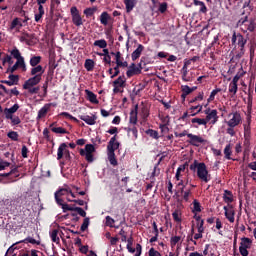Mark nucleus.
Masks as SVG:
<instances>
[{
    "mask_svg": "<svg viewBox=\"0 0 256 256\" xmlns=\"http://www.w3.org/2000/svg\"><path fill=\"white\" fill-rule=\"evenodd\" d=\"M137 109H139L138 105H136L134 107V109H132L130 111L128 127L125 128L126 133H128V137H130L134 141H135V139H137L138 133H139L138 130H137V126H135V125H137V121H138Z\"/></svg>",
    "mask_w": 256,
    "mask_h": 256,
    "instance_id": "f257e3e1",
    "label": "nucleus"
},
{
    "mask_svg": "<svg viewBox=\"0 0 256 256\" xmlns=\"http://www.w3.org/2000/svg\"><path fill=\"white\" fill-rule=\"evenodd\" d=\"M197 169V177L202 181L203 183H207L208 181H211V175L209 174V171L207 170V165L203 162H198L195 160L193 164L190 165V170L195 171Z\"/></svg>",
    "mask_w": 256,
    "mask_h": 256,
    "instance_id": "f03ea898",
    "label": "nucleus"
},
{
    "mask_svg": "<svg viewBox=\"0 0 256 256\" xmlns=\"http://www.w3.org/2000/svg\"><path fill=\"white\" fill-rule=\"evenodd\" d=\"M42 78L40 76H32L28 80H26L23 84V89L28 91L30 95H37L40 91V87L37 86L41 83Z\"/></svg>",
    "mask_w": 256,
    "mask_h": 256,
    "instance_id": "7ed1b4c3",
    "label": "nucleus"
},
{
    "mask_svg": "<svg viewBox=\"0 0 256 256\" xmlns=\"http://www.w3.org/2000/svg\"><path fill=\"white\" fill-rule=\"evenodd\" d=\"M224 123H226V125L239 127V125L243 123V116H241V112L239 111H232L226 115Z\"/></svg>",
    "mask_w": 256,
    "mask_h": 256,
    "instance_id": "20e7f679",
    "label": "nucleus"
},
{
    "mask_svg": "<svg viewBox=\"0 0 256 256\" xmlns=\"http://www.w3.org/2000/svg\"><path fill=\"white\" fill-rule=\"evenodd\" d=\"M93 153H95V146L93 144H86L85 149H80L81 157H85L88 163H93V161H95Z\"/></svg>",
    "mask_w": 256,
    "mask_h": 256,
    "instance_id": "39448f33",
    "label": "nucleus"
},
{
    "mask_svg": "<svg viewBox=\"0 0 256 256\" xmlns=\"http://www.w3.org/2000/svg\"><path fill=\"white\" fill-rule=\"evenodd\" d=\"M253 245V240L251 238L243 237L241 238L240 246H239V252L242 256H248L249 251L247 249H251Z\"/></svg>",
    "mask_w": 256,
    "mask_h": 256,
    "instance_id": "423d86ee",
    "label": "nucleus"
},
{
    "mask_svg": "<svg viewBox=\"0 0 256 256\" xmlns=\"http://www.w3.org/2000/svg\"><path fill=\"white\" fill-rule=\"evenodd\" d=\"M188 139V143L193 147H201V145H205V143H207V140H205L203 136L192 133L188 134Z\"/></svg>",
    "mask_w": 256,
    "mask_h": 256,
    "instance_id": "0eeeda50",
    "label": "nucleus"
},
{
    "mask_svg": "<svg viewBox=\"0 0 256 256\" xmlns=\"http://www.w3.org/2000/svg\"><path fill=\"white\" fill-rule=\"evenodd\" d=\"M70 13L72 17V23L76 27H81V25H83V18L81 17V14L79 13V9H77V6L71 7Z\"/></svg>",
    "mask_w": 256,
    "mask_h": 256,
    "instance_id": "6e6552de",
    "label": "nucleus"
},
{
    "mask_svg": "<svg viewBox=\"0 0 256 256\" xmlns=\"http://www.w3.org/2000/svg\"><path fill=\"white\" fill-rule=\"evenodd\" d=\"M69 193H71V188H69L67 185L56 191L54 194L56 203H61L63 201V198L61 197H66L67 200V197H70Z\"/></svg>",
    "mask_w": 256,
    "mask_h": 256,
    "instance_id": "1a4fd4ad",
    "label": "nucleus"
},
{
    "mask_svg": "<svg viewBox=\"0 0 256 256\" xmlns=\"http://www.w3.org/2000/svg\"><path fill=\"white\" fill-rule=\"evenodd\" d=\"M204 113L206 115V118H204L206 121V124L209 123L210 125H215L217 123V121H219V116L217 115V110L208 109V110H205Z\"/></svg>",
    "mask_w": 256,
    "mask_h": 256,
    "instance_id": "9d476101",
    "label": "nucleus"
},
{
    "mask_svg": "<svg viewBox=\"0 0 256 256\" xmlns=\"http://www.w3.org/2000/svg\"><path fill=\"white\" fill-rule=\"evenodd\" d=\"M224 215L226 219L229 221V223H235V208H233V205L224 206Z\"/></svg>",
    "mask_w": 256,
    "mask_h": 256,
    "instance_id": "9b49d317",
    "label": "nucleus"
},
{
    "mask_svg": "<svg viewBox=\"0 0 256 256\" xmlns=\"http://www.w3.org/2000/svg\"><path fill=\"white\" fill-rule=\"evenodd\" d=\"M63 157H71V154L69 153V150L67 149V144L62 143L60 144L58 151H57V159L58 161L63 159Z\"/></svg>",
    "mask_w": 256,
    "mask_h": 256,
    "instance_id": "f8f14e48",
    "label": "nucleus"
},
{
    "mask_svg": "<svg viewBox=\"0 0 256 256\" xmlns=\"http://www.w3.org/2000/svg\"><path fill=\"white\" fill-rule=\"evenodd\" d=\"M119 142L117 141V135H114L107 145V153H115L119 149Z\"/></svg>",
    "mask_w": 256,
    "mask_h": 256,
    "instance_id": "ddd939ff",
    "label": "nucleus"
},
{
    "mask_svg": "<svg viewBox=\"0 0 256 256\" xmlns=\"http://www.w3.org/2000/svg\"><path fill=\"white\" fill-rule=\"evenodd\" d=\"M19 67L22 69V71H27V65L25 64V61L18 60L13 66H10L7 69V73H15Z\"/></svg>",
    "mask_w": 256,
    "mask_h": 256,
    "instance_id": "4468645a",
    "label": "nucleus"
},
{
    "mask_svg": "<svg viewBox=\"0 0 256 256\" xmlns=\"http://www.w3.org/2000/svg\"><path fill=\"white\" fill-rule=\"evenodd\" d=\"M43 73H45V69L41 65L32 66L30 71L32 77H40V79H43Z\"/></svg>",
    "mask_w": 256,
    "mask_h": 256,
    "instance_id": "2eb2a0df",
    "label": "nucleus"
},
{
    "mask_svg": "<svg viewBox=\"0 0 256 256\" xmlns=\"http://www.w3.org/2000/svg\"><path fill=\"white\" fill-rule=\"evenodd\" d=\"M244 139L249 142L251 139V118L247 119V122L243 124Z\"/></svg>",
    "mask_w": 256,
    "mask_h": 256,
    "instance_id": "dca6fc26",
    "label": "nucleus"
},
{
    "mask_svg": "<svg viewBox=\"0 0 256 256\" xmlns=\"http://www.w3.org/2000/svg\"><path fill=\"white\" fill-rule=\"evenodd\" d=\"M111 55H114L116 65H118V67H129V63H127V61H123V56H121V52H111Z\"/></svg>",
    "mask_w": 256,
    "mask_h": 256,
    "instance_id": "f3484780",
    "label": "nucleus"
},
{
    "mask_svg": "<svg viewBox=\"0 0 256 256\" xmlns=\"http://www.w3.org/2000/svg\"><path fill=\"white\" fill-rule=\"evenodd\" d=\"M81 121H84L87 125H95L97 123V115L92 114L91 116L89 115H81L79 116Z\"/></svg>",
    "mask_w": 256,
    "mask_h": 256,
    "instance_id": "a211bd4d",
    "label": "nucleus"
},
{
    "mask_svg": "<svg viewBox=\"0 0 256 256\" xmlns=\"http://www.w3.org/2000/svg\"><path fill=\"white\" fill-rule=\"evenodd\" d=\"M126 75L127 77H133V75H141V67H137L135 63H132L126 72Z\"/></svg>",
    "mask_w": 256,
    "mask_h": 256,
    "instance_id": "6ab92c4d",
    "label": "nucleus"
},
{
    "mask_svg": "<svg viewBox=\"0 0 256 256\" xmlns=\"http://www.w3.org/2000/svg\"><path fill=\"white\" fill-rule=\"evenodd\" d=\"M53 106V103H47L45 104L39 111H38V116L37 119H43L49 113L51 110V107Z\"/></svg>",
    "mask_w": 256,
    "mask_h": 256,
    "instance_id": "aec40b11",
    "label": "nucleus"
},
{
    "mask_svg": "<svg viewBox=\"0 0 256 256\" xmlns=\"http://www.w3.org/2000/svg\"><path fill=\"white\" fill-rule=\"evenodd\" d=\"M126 249H127L128 253H132V254H134V256H141V253L143 251V247L141 246V244H136L135 248L133 247V245L126 246Z\"/></svg>",
    "mask_w": 256,
    "mask_h": 256,
    "instance_id": "412c9836",
    "label": "nucleus"
},
{
    "mask_svg": "<svg viewBox=\"0 0 256 256\" xmlns=\"http://www.w3.org/2000/svg\"><path fill=\"white\" fill-rule=\"evenodd\" d=\"M21 27H23V23L21 22V19L14 18L11 22L9 30L16 31L18 33V31L21 30Z\"/></svg>",
    "mask_w": 256,
    "mask_h": 256,
    "instance_id": "4be33fe9",
    "label": "nucleus"
},
{
    "mask_svg": "<svg viewBox=\"0 0 256 256\" xmlns=\"http://www.w3.org/2000/svg\"><path fill=\"white\" fill-rule=\"evenodd\" d=\"M144 50H145V46H143L142 44H139L137 49H135L131 54L132 61H137V59L141 57V53H143Z\"/></svg>",
    "mask_w": 256,
    "mask_h": 256,
    "instance_id": "5701e85b",
    "label": "nucleus"
},
{
    "mask_svg": "<svg viewBox=\"0 0 256 256\" xmlns=\"http://www.w3.org/2000/svg\"><path fill=\"white\" fill-rule=\"evenodd\" d=\"M181 89H182L181 98L185 99V97H187V95H191V93H193V91L197 90V86L189 87L188 85H184L181 87Z\"/></svg>",
    "mask_w": 256,
    "mask_h": 256,
    "instance_id": "b1692460",
    "label": "nucleus"
},
{
    "mask_svg": "<svg viewBox=\"0 0 256 256\" xmlns=\"http://www.w3.org/2000/svg\"><path fill=\"white\" fill-rule=\"evenodd\" d=\"M50 239L53 243H56V245H59L61 243V239L59 238V229H53L49 232Z\"/></svg>",
    "mask_w": 256,
    "mask_h": 256,
    "instance_id": "393cba45",
    "label": "nucleus"
},
{
    "mask_svg": "<svg viewBox=\"0 0 256 256\" xmlns=\"http://www.w3.org/2000/svg\"><path fill=\"white\" fill-rule=\"evenodd\" d=\"M17 111H19V104H14L10 108H5L4 115L6 118L11 117V116H13L14 113H17Z\"/></svg>",
    "mask_w": 256,
    "mask_h": 256,
    "instance_id": "a878e982",
    "label": "nucleus"
},
{
    "mask_svg": "<svg viewBox=\"0 0 256 256\" xmlns=\"http://www.w3.org/2000/svg\"><path fill=\"white\" fill-rule=\"evenodd\" d=\"M181 243H183V237L181 236H172L170 238L171 249H175V247H177V245H181Z\"/></svg>",
    "mask_w": 256,
    "mask_h": 256,
    "instance_id": "bb28decb",
    "label": "nucleus"
},
{
    "mask_svg": "<svg viewBox=\"0 0 256 256\" xmlns=\"http://www.w3.org/2000/svg\"><path fill=\"white\" fill-rule=\"evenodd\" d=\"M43 15H45V8L43 6H38V10L35 11L34 19L36 23H40L41 19H43Z\"/></svg>",
    "mask_w": 256,
    "mask_h": 256,
    "instance_id": "cd10ccee",
    "label": "nucleus"
},
{
    "mask_svg": "<svg viewBox=\"0 0 256 256\" xmlns=\"http://www.w3.org/2000/svg\"><path fill=\"white\" fill-rule=\"evenodd\" d=\"M88 101L90 103H94V105H99V100L97 99V95L93 93L91 90H85Z\"/></svg>",
    "mask_w": 256,
    "mask_h": 256,
    "instance_id": "c85d7f7f",
    "label": "nucleus"
},
{
    "mask_svg": "<svg viewBox=\"0 0 256 256\" xmlns=\"http://www.w3.org/2000/svg\"><path fill=\"white\" fill-rule=\"evenodd\" d=\"M123 1L126 7V11L128 13H131V11H133V9H135V6L137 5V0H123Z\"/></svg>",
    "mask_w": 256,
    "mask_h": 256,
    "instance_id": "c756f323",
    "label": "nucleus"
},
{
    "mask_svg": "<svg viewBox=\"0 0 256 256\" xmlns=\"http://www.w3.org/2000/svg\"><path fill=\"white\" fill-rule=\"evenodd\" d=\"M10 55H12V57H14V59H16L17 61H25V58L21 56V52L17 47H14L12 50H10Z\"/></svg>",
    "mask_w": 256,
    "mask_h": 256,
    "instance_id": "7c9ffc66",
    "label": "nucleus"
},
{
    "mask_svg": "<svg viewBox=\"0 0 256 256\" xmlns=\"http://www.w3.org/2000/svg\"><path fill=\"white\" fill-rule=\"evenodd\" d=\"M201 111H203L202 105L191 106L189 109L190 117H195V115L201 113Z\"/></svg>",
    "mask_w": 256,
    "mask_h": 256,
    "instance_id": "2f4dec72",
    "label": "nucleus"
},
{
    "mask_svg": "<svg viewBox=\"0 0 256 256\" xmlns=\"http://www.w3.org/2000/svg\"><path fill=\"white\" fill-rule=\"evenodd\" d=\"M53 125H55V124L50 125V129H51L52 133H56L58 135H67V133H69L65 128L53 127Z\"/></svg>",
    "mask_w": 256,
    "mask_h": 256,
    "instance_id": "473e14b6",
    "label": "nucleus"
},
{
    "mask_svg": "<svg viewBox=\"0 0 256 256\" xmlns=\"http://www.w3.org/2000/svg\"><path fill=\"white\" fill-rule=\"evenodd\" d=\"M107 157L112 167H117V165H119V162H117V158L115 157V152H107Z\"/></svg>",
    "mask_w": 256,
    "mask_h": 256,
    "instance_id": "72a5a7b5",
    "label": "nucleus"
},
{
    "mask_svg": "<svg viewBox=\"0 0 256 256\" xmlns=\"http://www.w3.org/2000/svg\"><path fill=\"white\" fill-rule=\"evenodd\" d=\"M109 19H111V16H109V13L102 12L100 15V23L104 26L109 25Z\"/></svg>",
    "mask_w": 256,
    "mask_h": 256,
    "instance_id": "f704fd0d",
    "label": "nucleus"
},
{
    "mask_svg": "<svg viewBox=\"0 0 256 256\" xmlns=\"http://www.w3.org/2000/svg\"><path fill=\"white\" fill-rule=\"evenodd\" d=\"M197 231H198V233H196L194 235L195 241H197L199 239H203V233H205V227L202 226V223L199 224V226L197 227Z\"/></svg>",
    "mask_w": 256,
    "mask_h": 256,
    "instance_id": "c9c22d12",
    "label": "nucleus"
},
{
    "mask_svg": "<svg viewBox=\"0 0 256 256\" xmlns=\"http://www.w3.org/2000/svg\"><path fill=\"white\" fill-rule=\"evenodd\" d=\"M228 91H229V93L232 95V97H235V95H237V91H239V86H238V84H235V83H233V82H230Z\"/></svg>",
    "mask_w": 256,
    "mask_h": 256,
    "instance_id": "e433bc0d",
    "label": "nucleus"
},
{
    "mask_svg": "<svg viewBox=\"0 0 256 256\" xmlns=\"http://www.w3.org/2000/svg\"><path fill=\"white\" fill-rule=\"evenodd\" d=\"M86 71H93L95 69V61L92 59H86L84 63Z\"/></svg>",
    "mask_w": 256,
    "mask_h": 256,
    "instance_id": "4c0bfd02",
    "label": "nucleus"
},
{
    "mask_svg": "<svg viewBox=\"0 0 256 256\" xmlns=\"http://www.w3.org/2000/svg\"><path fill=\"white\" fill-rule=\"evenodd\" d=\"M224 201L229 205V203H233V193L229 190H225L223 194Z\"/></svg>",
    "mask_w": 256,
    "mask_h": 256,
    "instance_id": "58836bf2",
    "label": "nucleus"
},
{
    "mask_svg": "<svg viewBox=\"0 0 256 256\" xmlns=\"http://www.w3.org/2000/svg\"><path fill=\"white\" fill-rule=\"evenodd\" d=\"M194 5L199 6V12L200 13H207V6L205 5V2L199 1V0H193Z\"/></svg>",
    "mask_w": 256,
    "mask_h": 256,
    "instance_id": "ea45409f",
    "label": "nucleus"
},
{
    "mask_svg": "<svg viewBox=\"0 0 256 256\" xmlns=\"http://www.w3.org/2000/svg\"><path fill=\"white\" fill-rule=\"evenodd\" d=\"M231 155H233V150L231 149V144H227L224 148L225 159L231 160Z\"/></svg>",
    "mask_w": 256,
    "mask_h": 256,
    "instance_id": "a19ab883",
    "label": "nucleus"
},
{
    "mask_svg": "<svg viewBox=\"0 0 256 256\" xmlns=\"http://www.w3.org/2000/svg\"><path fill=\"white\" fill-rule=\"evenodd\" d=\"M56 203L62 208L63 213H67V211H74L75 209L73 207H70L69 204L64 203L63 200L62 202H56Z\"/></svg>",
    "mask_w": 256,
    "mask_h": 256,
    "instance_id": "79ce46f5",
    "label": "nucleus"
},
{
    "mask_svg": "<svg viewBox=\"0 0 256 256\" xmlns=\"http://www.w3.org/2000/svg\"><path fill=\"white\" fill-rule=\"evenodd\" d=\"M94 47H99L100 49H107V41L105 39H100L94 41Z\"/></svg>",
    "mask_w": 256,
    "mask_h": 256,
    "instance_id": "37998d69",
    "label": "nucleus"
},
{
    "mask_svg": "<svg viewBox=\"0 0 256 256\" xmlns=\"http://www.w3.org/2000/svg\"><path fill=\"white\" fill-rule=\"evenodd\" d=\"M113 86H116V87H125V77H124V76L118 77V78L113 82Z\"/></svg>",
    "mask_w": 256,
    "mask_h": 256,
    "instance_id": "c03bdc74",
    "label": "nucleus"
},
{
    "mask_svg": "<svg viewBox=\"0 0 256 256\" xmlns=\"http://www.w3.org/2000/svg\"><path fill=\"white\" fill-rule=\"evenodd\" d=\"M41 63V56H33L30 58L31 67H37Z\"/></svg>",
    "mask_w": 256,
    "mask_h": 256,
    "instance_id": "a18cd8bd",
    "label": "nucleus"
},
{
    "mask_svg": "<svg viewBox=\"0 0 256 256\" xmlns=\"http://www.w3.org/2000/svg\"><path fill=\"white\" fill-rule=\"evenodd\" d=\"M191 123H193V125H203L204 127L207 126V120H205V118H193L191 120Z\"/></svg>",
    "mask_w": 256,
    "mask_h": 256,
    "instance_id": "49530a36",
    "label": "nucleus"
},
{
    "mask_svg": "<svg viewBox=\"0 0 256 256\" xmlns=\"http://www.w3.org/2000/svg\"><path fill=\"white\" fill-rule=\"evenodd\" d=\"M192 205H193L192 213H201V203H199V201L195 199Z\"/></svg>",
    "mask_w": 256,
    "mask_h": 256,
    "instance_id": "de8ad7c7",
    "label": "nucleus"
},
{
    "mask_svg": "<svg viewBox=\"0 0 256 256\" xmlns=\"http://www.w3.org/2000/svg\"><path fill=\"white\" fill-rule=\"evenodd\" d=\"M6 119H10L11 121V125L15 126V125H19L21 123V118H19V116H8L6 117Z\"/></svg>",
    "mask_w": 256,
    "mask_h": 256,
    "instance_id": "09e8293b",
    "label": "nucleus"
},
{
    "mask_svg": "<svg viewBox=\"0 0 256 256\" xmlns=\"http://www.w3.org/2000/svg\"><path fill=\"white\" fill-rule=\"evenodd\" d=\"M184 171H185V165H180L177 168L176 175H175L176 181H181V173H183Z\"/></svg>",
    "mask_w": 256,
    "mask_h": 256,
    "instance_id": "8fccbe9b",
    "label": "nucleus"
},
{
    "mask_svg": "<svg viewBox=\"0 0 256 256\" xmlns=\"http://www.w3.org/2000/svg\"><path fill=\"white\" fill-rule=\"evenodd\" d=\"M21 243H31V245H41L40 241H37L33 237H27L21 241Z\"/></svg>",
    "mask_w": 256,
    "mask_h": 256,
    "instance_id": "3c124183",
    "label": "nucleus"
},
{
    "mask_svg": "<svg viewBox=\"0 0 256 256\" xmlns=\"http://www.w3.org/2000/svg\"><path fill=\"white\" fill-rule=\"evenodd\" d=\"M172 217L176 223H181V210L176 209L172 213Z\"/></svg>",
    "mask_w": 256,
    "mask_h": 256,
    "instance_id": "603ef678",
    "label": "nucleus"
},
{
    "mask_svg": "<svg viewBox=\"0 0 256 256\" xmlns=\"http://www.w3.org/2000/svg\"><path fill=\"white\" fill-rule=\"evenodd\" d=\"M245 27L246 31H250L251 33H253V31H255V20L248 21V23L245 24Z\"/></svg>",
    "mask_w": 256,
    "mask_h": 256,
    "instance_id": "864d4df0",
    "label": "nucleus"
},
{
    "mask_svg": "<svg viewBox=\"0 0 256 256\" xmlns=\"http://www.w3.org/2000/svg\"><path fill=\"white\" fill-rule=\"evenodd\" d=\"M7 137L12 141H19V133H17L16 131L8 132Z\"/></svg>",
    "mask_w": 256,
    "mask_h": 256,
    "instance_id": "5fc2aeb1",
    "label": "nucleus"
},
{
    "mask_svg": "<svg viewBox=\"0 0 256 256\" xmlns=\"http://www.w3.org/2000/svg\"><path fill=\"white\" fill-rule=\"evenodd\" d=\"M217 93H221V88H216V89L212 90V92L210 93V96L208 98L209 103H211V101H215V96L217 95Z\"/></svg>",
    "mask_w": 256,
    "mask_h": 256,
    "instance_id": "6e6d98bb",
    "label": "nucleus"
},
{
    "mask_svg": "<svg viewBox=\"0 0 256 256\" xmlns=\"http://www.w3.org/2000/svg\"><path fill=\"white\" fill-rule=\"evenodd\" d=\"M97 11V8L93 7V8H86L84 10V15H86V17H93V15H95V12Z\"/></svg>",
    "mask_w": 256,
    "mask_h": 256,
    "instance_id": "4d7b16f0",
    "label": "nucleus"
},
{
    "mask_svg": "<svg viewBox=\"0 0 256 256\" xmlns=\"http://www.w3.org/2000/svg\"><path fill=\"white\" fill-rule=\"evenodd\" d=\"M181 193L184 201H189V197H191V189L183 190L182 188Z\"/></svg>",
    "mask_w": 256,
    "mask_h": 256,
    "instance_id": "13d9d810",
    "label": "nucleus"
},
{
    "mask_svg": "<svg viewBox=\"0 0 256 256\" xmlns=\"http://www.w3.org/2000/svg\"><path fill=\"white\" fill-rule=\"evenodd\" d=\"M247 44V40L243 37V35L238 34V45L241 49H244L245 45Z\"/></svg>",
    "mask_w": 256,
    "mask_h": 256,
    "instance_id": "bf43d9fd",
    "label": "nucleus"
},
{
    "mask_svg": "<svg viewBox=\"0 0 256 256\" xmlns=\"http://www.w3.org/2000/svg\"><path fill=\"white\" fill-rule=\"evenodd\" d=\"M235 127H237V126L227 125V129H226L227 135H230V137H235V135H236Z\"/></svg>",
    "mask_w": 256,
    "mask_h": 256,
    "instance_id": "052dcab7",
    "label": "nucleus"
},
{
    "mask_svg": "<svg viewBox=\"0 0 256 256\" xmlns=\"http://www.w3.org/2000/svg\"><path fill=\"white\" fill-rule=\"evenodd\" d=\"M6 63H8L10 66L13 65V58L9 54H6L2 59V65H5Z\"/></svg>",
    "mask_w": 256,
    "mask_h": 256,
    "instance_id": "680f3d73",
    "label": "nucleus"
},
{
    "mask_svg": "<svg viewBox=\"0 0 256 256\" xmlns=\"http://www.w3.org/2000/svg\"><path fill=\"white\" fill-rule=\"evenodd\" d=\"M61 115H62V117H66V119H70V121L79 123V120L77 118L73 117V115L69 114V112H62Z\"/></svg>",
    "mask_w": 256,
    "mask_h": 256,
    "instance_id": "e2e57ef3",
    "label": "nucleus"
},
{
    "mask_svg": "<svg viewBox=\"0 0 256 256\" xmlns=\"http://www.w3.org/2000/svg\"><path fill=\"white\" fill-rule=\"evenodd\" d=\"M146 133H147V135H149L153 139H159V132H157L156 130L149 129V130H147Z\"/></svg>",
    "mask_w": 256,
    "mask_h": 256,
    "instance_id": "0e129e2a",
    "label": "nucleus"
},
{
    "mask_svg": "<svg viewBox=\"0 0 256 256\" xmlns=\"http://www.w3.org/2000/svg\"><path fill=\"white\" fill-rule=\"evenodd\" d=\"M80 229L81 231H87V229H89V218H84Z\"/></svg>",
    "mask_w": 256,
    "mask_h": 256,
    "instance_id": "69168bd1",
    "label": "nucleus"
},
{
    "mask_svg": "<svg viewBox=\"0 0 256 256\" xmlns=\"http://www.w3.org/2000/svg\"><path fill=\"white\" fill-rule=\"evenodd\" d=\"M114 224H115V219H113L111 216H106L107 227H113Z\"/></svg>",
    "mask_w": 256,
    "mask_h": 256,
    "instance_id": "338daca9",
    "label": "nucleus"
},
{
    "mask_svg": "<svg viewBox=\"0 0 256 256\" xmlns=\"http://www.w3.org/2000/svg\"><path fill=\"white\" fill-rule=\"evenodd\" d=\"M74 211H76L78 213V215H80L81 217L87 216V212H85V210H83V208H81V207L74 208Z\"/></svg>",
    "mask_w": 256,
    "mask_h": 256,
    "instance_id": "774afa93",
    "label": "nucleus"
}]
</instances>
